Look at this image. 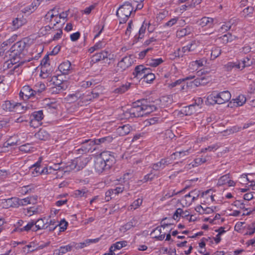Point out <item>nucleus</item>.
<instances>
[{
  "label": "nucleus",
  "mask_w": 255,
  "mask_h": 255,
  "mask_svg": "<svg viewBox=\"0 0 255 255\" xmlns=\"http://www.w3.org/2000/svg\"><path fill=\"white\" fill-rule=\"evenodd\" d=\"M222 50L219 47H214L211 50V58L215 59L218 57L221 53Z\"/></svg>",
  "instance_id": "obj_40"
},
{
  "label": "nucleus",
  "mask_w": 255,
  "mask_h": 255,
  "mask_svg": "<svg viewBox=\"0 0 255 255\" xmlns=\"http://www.w3.org/2000/svg\"><path fill=\"white\" fill-rule=\"evenodd\" d=\"M15 137H11L3 144L4 147H7L9 146H13L16 145L17 143L18 140L15 139Z\"/></svg>",
  "instance_id": "obj_42"
},
{
  "label": "nucleus",
  "mask_w": 255,
  "mask_h": 255,
  "mask_svg": "<svg viewBox=\"0 0 255 255\" xmlns=\"http://www.w3.org/2000/svg\"><path fill=\"white\" fill-rule=\"evenodd\" d=\"M57 169L54 168L53 167L50 166L49 167H45L42 169L43 174H51L53 172L57 170Z\"/></svg>",
  "instance_id": "obj_58"
},
{
  "label": "nucleus",
  "mask_w": 255,
  "mask_h": 255,
  "mask_svg": "<svg viewBox=\"0 0 255 255\" xmlns=\"http://www.w3.org/2000/svg\"><path fill=\"white\" fill-rule=\"evenodd\" d=\"M28 108H29V107L27 106H25L19 103H15L14 104L13 112H15L18 114H21L25 112Z\"/></svg>",
  "instance_id": "obj_32"
},
{
  "label": "nucleus",
  "mask_w": 255,
  "mask_h": 255,
  "mask_svg": "<svg viewBox=\"0 0 255 255\" xmlns=\"http://www.w3.org/2000/svg\"><path fill=\"white\" fill-rule=\"evenodd\" d=\"M178 18L175 17L171 19L170 20H169L168 22L165 23L164 25V26H167V27H171L173 25H174L177 21Z\"/></svg>",
  "instance_id": "obj_62"
},
{
  "label": "nucleus",
  "mask_w": 255,
  "mask_h": 255,
  "mask_svg": "<svg viewBox=\"0 0 255 255\" xmlns=\"http://www.w3.org/2000/svg\"><path fill=\"white\" fill-rule=\"evenodd\" d=\"M144 79L146 80V82H151L155 79V75L148 72V73L146 74Z\"/></svg>",
  "instance_id": "obj_61"
},
{
  "label": "nucleus",
  "mask_w": 255,
  "mask_h": 255,
  "mask_svg": "<svg viewBox=\"0 0 255 255\" xmlns=\"http://www.w3.org/2000/svg\"><path fill=\"white\" fill-rule=\"evenodd\" d=\"M113 140L112 137L110 136L102 137L97 139H94L96 144H100L101 143H110Z\"/></svg>",
  "instance_id": "obj_39"
},
{
  "label": "nucleus",
  "mask_w": 255,
  "mask_h": 255,
  "mask_svg": "<svg viewBox=\"0 0 255 255\" xmlns=\"http://www.w3.org/2000/svg\"><path fill=\"white\" fill-rule=\"evenodd\" d=\"M15 103L10 101H5L2 103L1 108L6 112H13Z\"/></svg>",
  "instance_id": "obj_29"
},
{
  "label": "nucleus",
  "mask_w": 255,
  "mask_h": 255,
  "mask_svg": "<svg viewBox=\"0 0 255 255\" xmlns=\"http://www.w3.org/2000/svg\"><path fill=\"white\" fill-rule=\"evenodd\" d=\"M35 221L32 220L31 222H29L26 226L23 227V228H16L14 230L15 232H21L23 231L28 232L30 230H32V231H36L37 229L35 228Z\"/></svg>",
  "instance_id": "obj_17"
},
{
  "label": "nucleus",
  "mask_w": 255,
  "mask_h": 255,
  "mask_svg": "<svg viewBox=\"0 0 255 255\" xmlns=\"http://www.w3.org/2000/svg\"><path fill=\"white\" fill-rule=\"evenodd\" d=\"M207 62L206 60L205 59H201L200 60H196L195 61L192 62L193 65H196L197 68H199L204 66V64Z\"/></svg>",
  "instance_id": "obj_55"
},
{
  "label": "nucleus",
  "mask_w": 255,
  "mask_h": 255,
  "mask_svg": "<svg viewBox=\"0 0 255 255\" xmlns=\"http://www.w3.org/2000/svg\"><path fill=\"white\" fill-rule=\"evenodd\" d=\"M18 198L12 197L7 199L1 200V204L3 208L16 207L18 206Z\"/></svg>",
  "instance_id": "obj_12"
},
{
  "label": "nucleus",
  "mask_w": 255,
  "mask_h": 255,
  "mask_svg": "<svg viewBox=\"0 0 255 255\" xmlns=\"http://www.w3.org/2000/svg\"><path fill=\"white\" fill-rule=\"evenodd\" d=\"M23 21L18 18H16L12 21L13 28L17 29L23 24Z\"/></svg>",
  "instance_id": "obj_44"
},
{
  "label": "nucleus",
  "mask_w": 255,
  "mask_h": 255,
  "mask_svg": "<svg viewBox=\"0 0 255 255\" xmlns=\"http://www.w3.org/2000/svg\"><path fill=\"white\" fill-rule=\"evenodd\" d=\"M109 155V152H102L100 156L97 157L95 161L94 167L95 170L99 173H102L103 171L110 168L112 165L113 162L111 157L105 159L106 155Z\"/></svg>",
  "instance_id": "obj_2"
},
{
  "label": "nucleus",
  "mask_w": 255,
  "mask_h": 255,
  "mask_svg": "<svg viewBox=\"0 0 255 255\" xmlns=\"http://www.w3.org/2000/svg\"><path fill=\"white\" fill-rule=\"evenodd\" d=\"M32 118L31 120L30 125L32 127L34 126L35 122H37L39 124L40 122L43 119V114L42 111H39L34 112L32 115Z\"/></svg>",
  "instance_id": "obj_18"
},
{
  "label": "nucleus",
  "mask_w": 255,
  "mask_h": 255,
  "mask_svg": "<svg viewBox=\"0 0 255 255\" xmlns=\"http://www.w3.org/2000/svg\"><path fill=\"white\" fill-rule=\"evenodd\" d=\"M55 9H52L47 12L45 15L46 19L49 20L51 25L55 26L57 24L62 22L61 18L58 15V13H56Z\"/></svg>",
  "instance_id": "obj_6"
},
{
  "label": "nucleus",
  "mask_w": 255,
  "mask_h": 255,
  "mask_svg": "<svg viewBox=\"0 0 255 255\" xmlns=\"http://www.w3.org/2000/svg\"><path fill=\"white\" fill-rule=\"evenodd\" d=\"M161 120L158 117H153L145 121L146 126L147 125H154L160 122Z\"/></svg>",
  "instance_id": "obj_47"
},
{
  "label": "nucleus",
  "mask_w": 255,
  "mask_h": 255,
  "mask_svg": "<svg viewBox=\"0 0 255 255\" xmlns=\"http://www.w3.org/2000/svg\"><path fill=\"white\" fill-rule=\"evenodd\" d=\"M71 63L67 61L63 62L59 66V69L63 74H68L71 69Z\"/></svg>",
  "instance_id": "obj_22"
},
{
  "label": "nucleus",
  "mask_w": 255,
  "mask_h": 255,
  "mask_svg": "<svg viewBox=\"0 0 255 255\" xmlns=\"http://www.w3.org/2000/svg\"><path fill=\"white\" fill-rule=\"evenodd\" d=\"M96 144L94 140L91 139H86L81 142V147L76 150L79 153L83 154L89 152L92 149L93 146Z\"/></svg>",
  "instance_id": "obj_5"
},
{
  "label": "nucleus",
  "mask_w": 255,
  "mask_h": 255,
  "mask_svg": "<svg viewBox=\"0 0 255 255\" xmlns=\"http://www.w3.org/2000/svg\"><path fill=\"white\" fill-rule=\"evenodd\" d=\"M143 103H141L142 104V107L143 108V116L144 115H146L151 112L155 111L156 109V107L154 105H147L144 103V102H146L145 101L143 100L142 101Z\"/></svg>",
  "instance_id": "obj_27"
},
{
  "label": "nucleus",
  "mask_w": 255,
  "mask_h": 255,
  "mask_svg": "<svg viewBox=\"0 0 255 255\" xmlns=\"http://www.w3.org/2000/svg\"><path fill=\"white\" fill-rule=\"evenodd\" d=\"M40 89H38L37 87H34L32 89L29 86L26 85L23 86L19 93V97L23 100H26L30 98L38 99L36 96H38L45 89V86L44 84H40Z\"/></svg>",
  "instance_id": "obj_1"
},
{
  "label": "nucleus",
  "mask_w": 255,
  "mask_h": 255,
  "mask_svg": "<svg viewBox=\"0 0 255 255\" xmlns=\"http://www.w3.org/2000/svg\"><path fill=\"white\" fill-rule=\"evenodd\" d=\"M130 84L129 83L123 85L122 86L115 89V92L116 93L122 94L127 91L129 88Z\"/></svg>",
  "instance_id": "obj_41"
},
{
  "label": "nucleus",
  "mask_w": 255,
  "mask_h": 255,
  "mask_svg": "<svg viewBox=\"0 0 255 255\" xmlns=\"http://www.w3.org/2000/svg\"><path fill=\"white\" fill-rule=\"evenodd\" d=\"M233 205L240 209L245 210H248V209L246 208L245 206V204L241 202L239 200H237L235 202H234V203L233 204Z\"/></svg>",
  "instance_id": "obj_56"
},
{
  "label": "nucleus",
  "mask_w": 255,
  "mask_h": 255,
  "mask_svg": "<svg viewBox=\"0 0 255 255\" xmlns=\"http://www.w3.org/2000/svg\"><path fill=\"white\" fill-rule=\"evenodd\" d=\"M231 98V94L228 91H225L219 93L213 92L208 97V100H212L214 104H223L228 102Z\"/></svg>",
  "instance_id": "obj_4"
},
{
  "label": "nucleus",
  "mask_w": 255,
  "mask_h": 255,
  "mask_svg": "<svg viewBox=\"0 0 255 255\" xmlns=\"http://www.w3.org/2000/svg\"><path fill=\"white\" fill-rule=\"evenodd\" d=\"M88 191L85 189L75 191L74 194L76 197H86Z\"/></svg>",
  "instance_id": "obj_48"
},
{
  "label": "nucleus",
  "mask_w": 255,
  "mask_h": 255,
  "mask_svg": "<svg viewBox=\"0 0 255 255\" xmlns=\"http://www.w3.org/2000/svg\"><path fill=\"white\" fill-rule=\"evenodd\" d=\"M142 110V104L140 101L134 103L133 107L130 108V114L132 115V117H143V114Z\"/></svg>",
  "instance_id": "obj_11"
},
{
  "label": "nucleus",
  "mask_w": 255,
  "mask_h": 255,
  "mask_svg": "<svg viewBox=\"0 0 255 255\" xmlns=\"http://www.w3.org/2000/svg\"><path fill=\"white\" fill-rule=\"evenodd\" d=\"M36 138L41 140H46L49 138L50 135L49 133L44 129H40L35 134Z\"/></svg>",
  "instance_id": "obj_25"
},
{
  "label": "nucleus",
  "mask_w": 255,
  "mask_h": 255,
  "mask_svg": "<svg viewBox=\"0 0 255 255\" xmlns=\"http://www.w3.org/2000/svg\"><path fill=\"white\" fill-rule=\"evenodd\" d=\"M109 55V53L108 51H103L94 55L92 57V61L94 63L98 62L106 58H108Z\"/></svg>",
  "instance_id": "obj_19"
},
{
  "label": "nucleus",
  "mask_w": 255,
  "mask_h": 255,
  "mask_svg": "<svg viewBox=\"0 0 255 255\" xmlns=\"http://www.w3.org/2000/svg\"><path fill=\"white\" fill-rule=\"evenodd\" d=\"M73 247V245L70 244L65 246H62L59 249L60 250L61 253L63 255L67 252H70L72 250Z\"/></svg>",
  "instance_id": "obj_46"
},
{
  "label": "nucleus",
  "mask_w": 255,
  "mask_h": 255,
  "mask_svg": "<svg viewBox=\"0 0 255 255\" xmlns=\"http://www.w3.org/2000/svg\"><path fill=\"white\" fill-rule=\"evenodd\" d=\"M229 178H230L229 174H227L221 176L218 180L217 185L218 186H222L226 184Z\"/></svg>",
  "instance_id": "obj_38"
},
{
  "label": "nucleus",
  "mask_w": 255,
  "mask_h": 255,
  "mask_svg": "<svg viewBox=\"0 0 255 255\" xmlns=\"http://www.w3.org/2000/svg\"><path fill=\"white\" fill-rule=\"evenodd\" d=\"M134 6V2L127 1L119 7L116 14L120 19V23H124L127 21L133 11Z\"/></svg>",
  "instance_id": "obj_3"
},
{
  "label": "nucleus",
  "mask_w": 255,
  "mask_h": 255,
  "mask_svg": "<svg viewBox=\"0 0 255 255\" xmlns=\"http://www.w3.org/2000/svg\"><path fill=\"white\" fill-rule=\"evenodd\" d=\"M131 130V127L127 124L119 127L116 129V132L120 136H125L128 134Z\"/></svg>",
  "instance_id": "obj_16"
},
{
  "label": "nucleus",
  "mask_w": 255,
  "mask_h": 255,
  "mask_svg": "<svg viewBox=\"0 0 255 255\" xmlns=\"http://www.w3.org/2000/svg\"><path fill=\"white\" fill-rule=\"evenodd\" d=\"M35 228L37 229V231L38 230H42L48 228V226L46 225L44 221V219L40 218L38 219L36 221H35Z\"/></svg>",
  "instance_id": "obj_34"
},
{
  "label": "nucleus",
  "mask_w": 255,
  "mask_h": 255,
  "mask_svg": "<svg viewBox=\"0 0 255 255\" xmlns=\"http://www.w3.org/2000/svg\"><path fill=\"white\" fill-rule=\"evenodd\" d=\"M92 240L88 239L86 240L85 242L83 243H80L78 244H76L75 245V248L76 249H82L86 247L87 245H89L91 243Z\"/></svg>",
  "instance_id": "obj_53"
},
{
  "label": "nucleus",
  "mask_w": 255,
  "mask_h": 255,
  "mask_svg": "<svg viewBox=\"0 0 255 255\" xmlns=\"http://www.w3.org/2000/svg\"><path fill=\"white\" fill-rule=\"evenodd\" d=\"M105 45H106V43L105 41H99L98 42H97V43H96L94 45V46L97 50H98V49H101V48L104 47Z\"/></svg>",
  "instance_id": "obj_64"
},
{
  "label": "nucleus",
  "mask_w": 255,
  "mask_h": 255,
  "mask_svg": "<svg viewBox=\"0 0 255 255\" xmlns=\"http://www.w3.org/2000/svg\"><path fill=\"white\" fill-rule=\"evenodd\" d=\"M233 101L234 103H236L237 106H242L246 103V98L244 95H240Z\"/></svg>",
  "instance_id": "obj_36"
},
{
  "label": "nucleus",
  "mask_w": 255,
  "mask_h": 255,
  "mask_svg": "<svg viewBox=\"0 0 255 255\" xmlns=\"http://www.w3.org/2000/svg\"><path fill=\"white\" fill-rule=\"evenodd\" d=\"M19 149L24 153H29L33 152L34 150V147L32 146L31 144L26 143L20 146Z\"/></svg>",
  "instance_id": "obj_33"
},
{
  "label": "nucleus",
  "mask_w": 255,
  "mask_h": 255,
  "mask_svg": "<svg viewBox=\"0 0 255 255\" xmlns=\"http://www.w3.org/2000/svg\"><path fill=\"white\" fill-rule=\"evenodd\" d=\"M134 222V221H131L125 225L122 226L120 228V230L123 232H126V231L129 230L131 228L134 227L135 225L133 224V223Z\"/></svg>",
  "instance_id": "obj_43"
},
{
  "label": "nucleus",
  "mask_w": 255,
  "mask_h": 255,
  "mask_svg": "<svg viewBox=\"0 0 255 255\" xmlns=\"http://www.w3.org/2000/svg\"><path fill=\"white\" fill-rule=\"evenodd\" d=\"M223 43L226 44L229 41L233 40L232 35L230 33H228L220 37Z\"/></svg>",
  "instance_id": "obj_45"
},
{
  "label": "nucleus",
  "mask_w": 255,
  "mask_h": 255,
  "mask_svg": "<svg viewBox=\"0 0 255 255\" xmlns=\"http://www.w3.org/2000/svg\"><path fill=\"white\" fill-rule=\"evenodd\" d=\"M192 31V28L190 27L187 26L185 28L179 29L176 32L177 37L180 38L186 35L190 34Z\"/></svg>",
  "instance_id": "obj_30"
},
{
  "label": "nucleus",
  "mask_w": 255,
  "mask_h": 255,
  "mask_svg": "<svg viewBox=\"0 0 255 255\" xmlns=\"http://www.w3.org/2000/svg\"><path fill=\"white\" fill-rule=\"evenodd\" d=\"M127 242L126 241H120L117 242L111 246L109 249V252H114L116 250H120L123 247L127 246Z\"/></svg>",
  "instance_id": "obj_31"
},
{
  "label": "nucleus",
  "mask_w": 255,
  "mask_h": 255,
  "mask_svg": "<svg viewBox=\"0 0 255 255\" xmlns=\"http://www.w3.org/2000/svg\"><path fill=\"white\" fill-rule=\"evenodd\" d=\"M214 19L211 17H204L199 21V24L202 27H210L213 25Z\"/></svg>",
  "instance_id": "obj_26"
},
{
  "label": "nucleus",
  "mask_w": 255,
  "mask_h": 255,
  "mask_svg": "<svg viewBox=\"0 0 255 255\" xmlns=\"http://www.w3.org/2000/svg\"><path fill=\"white\" fill-rule=\"evenodd\" d=\"M255 232V223L252 224L251 226L248 228V231L246 233V235H252Z\"/></svg>",
  "instance_id": "obj_63"
},
{
  "label": "nucleus",
  "mask_w": 255,
  "mask_h": 255,
  "mask_svg": "<svg viewBox=\"0 0 255 255\" xmlns=\"http://www.w3.org/2000/svg\"><path fill=\"white\" fill-rule=\"evenodd\" d=\"M171 160L169 158H163L160 160V161L154 163L152 165V169L154 170H159L160 169H163L166 166L171 164Z\"/></svg>",
  "instance_id": "obj_13"
},
{
  "label": "nucleus",
  "mask_w": 255,
  "mask_h": 255,
  "mask_svg": "<svg viewBox=\"0 0 255 255\" xmlns=\"http://www.w3.org/2000/svg\"><path fill=\"white\" fill-rule=\"evenodd\" d=\"M29 200L28 197L23 198V199H19L18 201V206H25L28 204H29Z\"/></svg>",
  "instance_id": "obj_59"
},
{
  "label": "nucleus",
  "mask_w": 255,
  "mask_h": 255,
  "mask_svg": "<svg viewBox=\"0 0 255 255\" xmlns=\"http://www.w3.org/2000/svg\"><path fill=\"white\" fill-rule=\"evenodd\" d=\"M161 227H157L151 232V234L154 236V238L158 240L162 241L164 239L165 234H161Z\"/></svg>",
  "instance_id": "obj_28"
},
{
  "label": "nucleus",
  "mask_w": 255,
  "mask_h": 255,
  "mask_svg": "<svg viewBox=\"0 0 255 255\" xmlns=\"http://www.w3.org/2000/svg\"><path fill=\"white\" fill-rule=\"evenodd\" d=\"M195 49V45L193 43H191L182 48L181 49L179 48L178 49V57L182 56L183 55L180 53L181 52L183 54H185L187 52L193 51Z\"/></svg>",
  "instance_id": "obj_24"
},
{
  "label": "nucleus",
  "mask_w": 255,
  "mask_h": 255,
  "mask_svg": "<svg viewBox=\"0 0 255 255\" xmlns=\"http://www.w3.org/2000/svg\"><path fill=\"white\" fill-rule=\"evenodd\" d=\"M115 195L114 191L113 189H109L105 193V200L108 202L113 198Z\"/></svg>",
  "instance_id": "obj_50"
},
{
  "label": "nucleus",
  "mask_w": 255,
  "mask_h": 255,
  "mask_svg": "<svg viewBox=\"0 0 255 255\" xmlns=\"http://www.w3.org/2000/svg\"><path fill=\"white\" fill-rule=\"evenodd\" d=\"M49 60V57L48 55L45 56V57L43 59L42 62H41V64H42V70H41V74H40V76L41 77H43V78H45V77L44 76V73H43V70H44V66H45L46 64H47V60Z\"/></svg>",
  "instance_id": "obj_57"
},
{
  "label": "nucleus",
  "mask_w": 255,
  "mask_h": 255,
  "mask_svg": "<svg viewBox=\"0 0 255 255\" xmlns=\"http://www.w3.org/2000/svg\"><path fill=\"white\" fill-rule=\"evenodd\" d=\"M241 70H242L245 67L250 66L251 65V64H252V62L251 61L250 59L248 57H247L246 58H244V60L243 61H242V62H241Z\"/></svg>",
  "instance_id": "obj_49"
},
{
  "label": "nucleus",
  "mask_w": 255,
  "mask_h": 255,
  "mask_svg": "<svg viewBox=\"0 0 255 255\" xmlns=\"http://www.w3.org/2000/svg\"><path fill=\"white\" fill-rule=\"evenodd\" d=\"M142 200L141 199H137L131 204L130 209H136L142 204Z\"/></svg>",
  "instance_id": "obj_54"
},
{
  "label": "nucleus",
  "mask_w": 255,
  "mask_h": 255,
  "mask_svg": "<svg viewBox=\"0 0 255 255\" xmlns=\"http://www.w3.org/2000/svg\"><path fill=\"white\" fill-rule=\"evenodd\" d=\"M88 159L85 158H77L71 162L70 167L71 169H76L79 171L83 169L87 164Z\"/></svg>",
  "instance_id": "obj_10"
},
{
  "label": "nucleus",
  "mask_w": 255,
  "mask_h": 255,
  "mask_svg": "<svg viewBox=\"0 0 255 255\" xmlns=\"http://www.w3.org/2000/svg\"><path fill=\"white\" fill-rule=\"evenodd\" d=\"M195 106V105L193 104V105H191L189 106L188 107H186V109H185V112H186V114L187 115H190L193 114L195 111V110H194Z\"/></svg>",
  "instance_id": "obj_60"
},
{
  "label": "nucleus",
  "mask_w": 255,
  "mask_h": 255,
  "mask_svg": "<svg viewBox=\"0 0 255 255\" xmlns=\"http://www.w3.org/2000/svg\"><path fill=\"white\" fill-rule=\"evenodd\" d=\"M207 161V159L205 157H201L196 158L193 162L192 163H190L187 165L186 167L185 168H187L188 169H190L192 167H197L199 165L206 162Z\"/></svg>",
  "instance_id": "obj_23"
},
{
  "label": "nucleus",
  "mask_w": 255,
  "mask_h": 255,
  "mask_svg": "<svg viewBox=\"0 0 255 255\" xmlns=\"http://www.w3.org/2000/svg\"><path fill=\"white\" fill-rule=\"evenodd\" d=\"M241 63L238 60L235 62H229L224 65V68L227 71H230L233 69L241 70Z\"/></svg>",
  "instance_id": "obj_21"
},
{
  "label": "nucleus",
  "mask_w": 255,
  "mask_h": 255,
  "mask_svg": "<svg viewBox=\"0 0 255 255\" xmlns=\"http://www.w3.org/2000/svg\"><path fill=\"white\" fill-rule=\"evenodd\" d=\"M68 225V223L64 220L61 221L59 224H57L54 227H49L50 231H53L58 226L60 227V231L63 232L66 229Z\"/></svg>",
  "instance_id": "obj_35"
},
{
  "label": "nucleus",
  "mask_w": 255,
  "mask_h": 255,
  "mask_svg": "<svg viewBox=\"0 0 255 255\" xmlns=\"http://www.w3.org/2000/svg\"><path fill=\"white\" fill-rule=\"evenodd\" d=\"M184 82V80L182 79H178L175 82L168 84V87L170 89L180 86Z\"/></svg>",
  "instance_id": "obj_52"
},
{
  "label": "nucleus",
  "mask_w": 255,
  "mask_h": 255,
  "mask_svg": "<svg viewBox=\"0 0 255 255\" xmlns=\"http://www.w3.org/2000/svg\"><path fill=\"white\" fill-rule=\"evenodd\" d=\"M51 27L49 25H47L45 26H43L40 28L39 30V35H45L48 33V32L51 30Z\"/></svg>",
  "instance_id": "obj_51"
},
{
  "label": "nucleus",
  "mask_w": 255,
  "mask_h": 255,
  "mask_svg": "<svg viewBox=\"0 0 255 255\" xmlns=\"http://www.w3.org/2000/svg\"><path fill=\"white\" fill-rule=\"evenodd\" d=\"M40 164V161H38L30 167V170H31V175L32 176H37L43 173L42 169H41Z\"/></svg>",
  "instance_id": "obj_20"
},
{
  "label": "nucleus",
  "mask_w": 255,
  "mask_h": 255,
  "mask_svg": "<svg viewBox=\"0 0 255 255\" xmlns=\"http://www.w3.org/2000/svg\"><path fill=\"white\" fill-rule=\"evenodd\" d=\"M25 45V43L23 41H18L12 46L10 50L12 52H14L15 55L19 54L24 50Z\"/></svg>",
  "instance_id": "obj_14"
},
{
  "label": "nucleus",
  "mask_w": 255,
  "mask_h": 255,
  "mask_svg": "<svg viewBox=\"0 0 255 255\" xmlns=\"http://www.w3.org/2000/svg\"><path fill=\"white\" fill-rule=\"evenodd\" d=\"M163 62L162 58L151 59L147 61L148 65L151 67H156Z\"/></svg>",
  "instance_id": "obj_37"
},
{
  "label": "nucleus",
  "mask_w": 255,
  "mask_h": 255,
  "mask_svg": "<svg viewBox=\"0 0 255 255\" xmlns=\"http://www.w3.org/2000/svg\"><path fill=\"white\" fill-rule=\"evenodd\" d=\"M133 63V59L131 56H126L122 58V59L118 63V70L121 71H124L128 68L130 67Z\"/></svg>",
  "instance_id": "obj_9"
},
{
  "label": "nucleus",
  "mask_w": 255,
  "mask_h": 255,
  "mask_svg": "<svg viewBox=\"0 0 255 255\" xmlns=\"http://www.w3.org/2000/svg\"><path fill=\"white\" fill-rule=\"evenodd\" d=\"M129 175V173H127L124 175L123 180H124V184H119L117 185V187L115 189H113L115 195H117L119 194L122 193L123 191L127 190L129 188V183L128 181V180L129 179L128 177H127V176H128Z\"/></svg>",
  "instance_id": "obj_8"
},
{
  "label": "nucleus",
  "mask_w": 255,
  "mask_h": 255,
  "mask_svg": "<svg viewBox=\"0 0 255 255\" xmlns=\"http://www.w3.org/2000/svg\"><path fill=\"white\" fill-rule=\"evenodd\" d=\"M191 151H192L191 148H189L186 150L176 151L171 155V158L175 160L184 158L191 152Z\"/></svg>",
  "instance_id": "obj_15"
},
{
  "label": "nucleus",
  "mask_w": 255,
  "mask_h": 255,
  "mask_svg": "<svg viewBox=\"0 0 255 255\" xmlns=\"http://www.w3.org/2000/svg\"><path fill=\"white\" fill-rule=\"evenodd\" d=\"M150 72V69L145 68L143 65H140L135 67L134 70L133 72V75L134 78L137 79L144 78L146 74Z\"/></svg>",
  "instance_id": "obj_7"
}]
</instances>
